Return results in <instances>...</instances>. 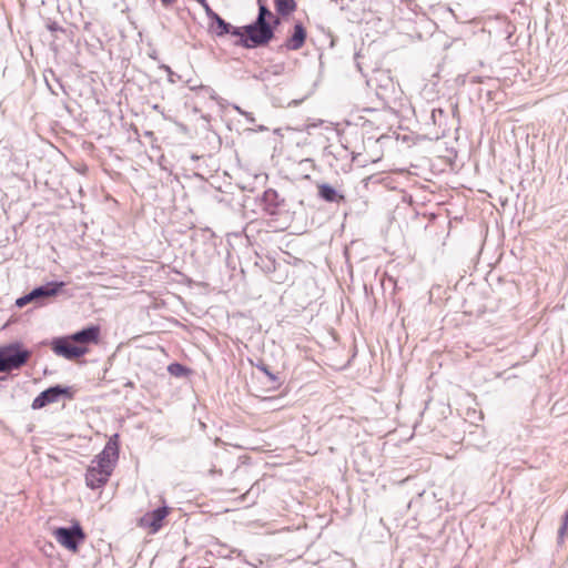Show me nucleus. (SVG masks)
Instances as JSON below:
<instances>
[{
	"instance_id": "1",
	"label": "nucleus",
	"mask_w": 568,
	"mask_h": 568,
	"mask_svg": "<svg viewBox=\"0 0 568 568\" xmlns=\"http://www.w3.org/2000/svg\"><path fill=\"white\" fill-rule=\"evenodd\" d=\"M280 24V19L274 18V24L262 23L258 24L256 20L252 23L241 27L242 36L235 42L236 45L244 49H255L268 44L274 38V31L276 26Z\"/></svg>"
},
{
	"instance_id": "2",
	"label": "nucleus",
	"mask_w": 568,
	"mask_h": 568,
	"mask_svg": "<svg viewBox=\"0 0 568 568\" xmlns=\"http://www.w3.org/2000/svg\"><path fill=\"white\" fill-rule=\"evenodd\" d=\"M31 357V352L20 342L0 347V372L8 373L21 368Z\"/></svg>"
},
{
	"instance_id": "3",
	"label": "nucleus",
	"mask_w": 568,
	"mask_h": 568,
	"mask_svg": "<svg viewBox=\"0 0 568 568\" xmlns=\"http://www.w3.org/2000/svg\"><path fill=\"white\" fill-rule=\"evenodd\" d=\"M57 541L64 548L77 551L79 545L84 540L85 534L79 523L70 527H59L53 532Z\"/></svg>"
},
{
	"instance_id": "4",
	"label": "nucleus",
	"mask_w": 568,
	"mask_h": 568,
	"mask_svg": "<svg viewBox=\"0 0 568 568\" xmlns=\"http://www.w3.org/2000/svg\"><path fill=\"white\" fill-rule=\"evenodd\" d=\"M51 348L54 354L69 361L80 358L88 353V347L75 345L70 336L53 338Z\"/></svg>"
},
{
	"instance_id": "5",
	"label": "nucleus",
	"mask_w": 568,
	"mask_h": 568,
	"mask_svg": "<svg viewBox=\"0 0 568 568\" xmlns=\"http://www.w3.org/2000/svg\"><path fill=\"white\" fill-rule=\"evenodd\" d=\"M119 435L114 434L109 438L102 452L97 455L93 463H97V467L112 474L115 463L119 458Z\"/></svg>"
},
{
	"instance_id": "6",
	"label": "nucleus",
	"mask_w": 568,
	"mask_h": 568,
	"mask_svg": "<svg viewBox=\"0 0 568 568\" xmlns=\"http://www.w3.org/2000/svg\"><path fill=\"white\" fill-rule=\"evenodd\" d=\"M63 395L71 396L70 387L62 385L51 386L41 392L32 402V409H41L49 404L57 403Z\"/></svg>"
},
{
	"instance_id": "7",
	"label": "nucleus",
	"mask_w": 568,
	"mask_h": 568,
	"mask_svg": "<svg viewBox=\"0 0 568 568\" xmlns=\"http://www.w3.org/2000/svg\"><path fill=\"white\" fill-rule=\"evenodd\" d=\"M210 20L212 22L210 24V31L219 38L231 34L240 39V36H242V28L233 27L217 13H215Z\"/></svg>"
},
{
	"instance_id": "8",
	"label": "nucleus",
	"mask_w": 568,
	"mask_h": 568,
	"mask_svg": "<svg viewBox=\"0 0 568 568\" xmlns=\"http://www.w3.org/2000/svg\"><path fill=\"white\" fill-rule=\"evenodd\" d=\"M65 283L62 281H51L43 285L37 286L31 290V296L34 297V302L42 303L47 298L57 296L64 287Z\"/></svg>"
},
{
	"instance_id": "9",
	"label": "nucleus",
	"mask_w": 568,
	"mask_h": 568,
	"mask_svg": "<svg viewBox=\"0 0 568 568\" xmlns=\"http://www.w3.org/2000/svg\"><path fill=\"white\" fill-rule=\"evenodd\" d=\"M170 508L164 505L158 507L156 509L146 513L142 519L141 524L151 528L152 532L159 531L163 526V520L169 515Z\"/></svg>"
},
{
	"instance_id": "10",
	"label": "nucleus",
	"mask_w": 568,
	"mask_h": 568,
	"mask_svg": "<svg viewBox=\"0 0 568 568\" xmlns=\"http://www.w3.org/2000/svg\"><path fill=\"white\" fill-rule=\"evenodd\" d=\"M110 476V473L97 466H90L85 473L87 486L90 487L91 489L101 488L108 483Z\"/></svg>"
},
{
	"instance_id": "11",
	"label": "nucleus",
	"mask_w": 568,
	"mask_h": 568,
	"mask_svg": "<svg viewBox=\"0 0 568 568\" xmlns=\"http://www.w3.org/2000/svg\"><path fill=\"white\" fill-rule=\"evenodd\" d=\"M262 202L265 212L270 215L277 214L281 207L284 205V199L281 197L280 194L273 189H267L264 191L262 195Z\"/></svg>"
},
{
	"instance_id": "12",
	"label": "nucleus",
	"mask_w": 568,
	"mask_h": 568,
	"mask_svg": "<svg viewBox=\"0 0 568 568\" xmlns=\"http://www.w3.org/2000/svg\"><path fill=\"white\" fill-rule=\"evenodd\" d=\"M306 36L304 26L301 22H296L292 36L286 39L283 47L288 51H297L304 45Z\"/></svg>"
},
{
	"instance_id": "13",
	"label": "nucleus",
	"mask_w": 568,
	"mask_h": 568,
	"mask_svg": "<svg viewBox=\"0 0 568 568\" xmlns=\"http://www.w3.org/2000/svg\"><path fill=\"white\" fill-rule=\"evenodd\" d=\"M70 337L74 343L79 344L97 343L100 337V327L97 325H90L73 333Z\"/></svg>"
},
{
	"instance_id": "14",
	"label": "nucleus",
	"mask_w": 568,
	"mask_h": 568,
	"mask_svg": "<svg viewBox=\"0 0 568 568\" xmlns=\"http://www.w3.org/2000/svg\"><path fill=\"white\" fill-rule=\"evenodd\" d=\"M318 196L328 203H339L345 200L343 194H339L335 187L327 183L318 185Z\"/></svg>"
},
{
	"instance_id": "15",
	"label": "nucleus",
	"mask_w": 568,
	"mask_h": 568,
	"mask_svg": "<svg viewBox=\"0 0 568 568\" xmlns=\"http://www.w3.org/2000/svg\"><path fill=\"white\" fill-rule=\"evenodd\" d=\"M275 9L280 16H288L296 9V2L294 0H274Z\"/></svg>"
},
{
	"instance_id": "16",
	"label": "nucleus",
	"mask_w": 568,
	"mask_h": 568,
	"mask_svg": "<svg viewBox=\"0 0 568 568\" xmlns=\"http://www.w3.org/2000/svg\"><path fill=\"white\" fill-rule=\"evenodd\" d=\"M258 2V13H257V17H256V21L258 24H262V23H271L268 21V19H273L274 20V16L272 13V11L267 8V6L265 3L262 2V0H257Z\"/></svg>"
},
{
	"instance_id": "17",
	"label": "nucleus",
	"mask_w": 568,
	"mask_h": 568,
	"mask_svg": "<svg viewBox=\"0 0 568 568\" xmlns=\"http://www.w3.org/2000/svg\"><path fill=\"white\" fill-rule=\"evenodd\" d=\"M168 372L175 377H184L187 375L190 369L180 363H171L168 366Z\"/></svg>"
},
{
	"instance_id": "18",
	"label": "nucleus",
	"mask_w": 568,
	"mask_h": 568,
	"mask_svg": "<svg viewBox=\"0 0 568 568\" xmlns=\"http://www.w3.org/2000/svg\"><path fill=\"white\" fill-rule=\"evenodd\" d=\"M255 366L257 369H260L261 372H263L265 374V376L268 378V381L272 383L273 386H275V384H277V385L281 384L278 376L273 374L268 369V366L266 364H264L262 361H260Z\"/></svg>"
},
{
	"instance_id": "19",
	"label": "nucleus",
	"mask_w": 568,
	"mask_h": 568,
	"mask_svg": "<svg viewBox=\"0 0 568 568\" xmlns=\"http://www.w3.org/2000/svg\"><path fill=\"white\" fill-rule=\"evenodd\" d=\"M567 530H568V510L565 513L562 524L558 530V542L559 544L564 542Z\"/></svg>"
},
{
	"instance_id": "20",
	"label": "nucleus",
	"mask_w": 568,
	"mask_h": 568,
	"mask_svg": "<svg viewBox=\"0 0 568 568\" xmlns=\"http://www.w3.org/2000/svg\"><path fill=\"white\" fill-rule=\"evenodd\" d=\"M47 28L49 31H51L54 36L55 39H58V33H65L67 30L64 28H62L58 22L55 21H50L48 24H47Z\"/></svg>"
},
{
	"instance_id": "21",
	"label": "nucleus",
	"mask_w": 568,
	"mask_h": 568,
	"mask_svg": "<svg viewBox=\"0 0 568 568\" xmlns=\"http://www.w3.org/2000/svg\"><path fill=\"white\" fill-rule=\"evenodd\" d=\"M34 301H36V300H34V297H33V296H31V291H30L28 294H26V295H23V296H21V297L17 298V301H16V305H17L18 307H23V306H26L28 303H30V302H34Z\"/></svg>"
},
{
	"instance_id": "22",
	"label": "nucleus",
	"mask_w": 568,
	"mask_h": 568,
	"mask_svg": "<svg viewBox=\"0 0 568 568\" xmlns=\"http://www.w3.org/2000/svg\"><path fill=\"white\" fill-rule=\"evenodd\" d=\"M197 3L201 4V7L204 9L205 14L209 19H211L216 12L212 10L209 2L206 0H197Z\"/></svg>"
},
{
	"instance_id": "23",
	"label": "nucleus",
	"mask_w": 568,
	"mask_h": 568,
	"mask_svg": "<svg viewBox=\"0 0 568 568\" xmlns=\"http://www.w3.org/2000/svg\"><path fill=\"white\" fill-rule=\"evenodd\" d=\"M246 118V121L251 124L255 123V118L253 116L252 113L250 112H246V114L244 115Z\"/></svg>"
},
{
	"instance_id": "24",
	"label": "nucleus",
	"mask_w": 568,
	"mask_h": 568,
	"mask_svg": "<svg viewBox=\"0 0 568 568\" xmlns=\"http://www.w3.org/2000/svg\"><path fill=\"white\" fill-rule=\"evenodd\" d=\"M175 0H161L162 4L164 7H169L170 4H172Z\"/></svg>"
},
{
	"instance_id": "25",
	"label": "nucleus",
	"mask_w": 568,
	"mask_h": 568,
	"mask_svg": "<svg viewBox=\"0 0 568 568\" xmlns=\"http://www.w3.org/2000/svg\"><path fill=\"white\" fill-rule=\"evenodd\" d=\"M234 110H236L240 114L242 115H245L246 114V111H244L243 109H241L239 105H234Z\"/></svg>"
},
{
	"instance_id": "26",
	"label": "nucleus",
	"mask_w": 568,
	"mask_h": 568,
	"mask_svg": "<svg viewBox=\"0 0 568 568\" xmlns=\"http://www.w3.org/2000/svg\"><path fill=\"white\" fill-rule=\"evenodd\" d=\"M274 399H275V398H273V397H265L263 400H264V402H273Z\"/></svg>"
}]
</instances>
